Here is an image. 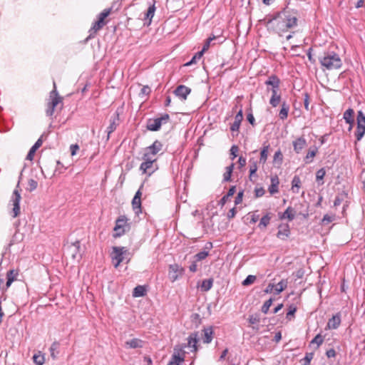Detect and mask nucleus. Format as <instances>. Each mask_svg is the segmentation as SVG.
<instances>
[{
    "mask_svg": "<svg viewBox=\"0 0 365 365\" xmlns=\"http://www.w3.org/2000/svg\"><path fill=\"white\" fill-rule=\"evenodd\" d=\"M297 12L287 8L269 19L267 22V26L269 29H272L274 32L282 36L289 29L297 26Z\"/></svg>",
    "mask_w": 365,
    "mask_h": 365,
    "instance_id": "1",
    "label": "nucleus"
},
{
    "mask_svg": "<svg viewBox=\"0 0 365 365\" xmlns=\"http://www.w3.org/2000/svg\"><path fill=\"white\" fill-rule=\"evenodd\" d=\"M319 59L322 66L327 70L338 69L342 66L341 59L339 56L334 51L325 52Z\"/></svg>",
    "mask_w": 365,
    "mask_h": 365,
    "instance_id": "2",
    "label": "nucleus"
},
{
    "mask_svg": "<svg viewBox=\"0 0 365 365\" xmlns=\"http://www.w3.org/2000/svg\"><path fill=\"white\" fill-rule=\"evenodd\" d=\"M169 120L170 115L168 113L155 119L150 118L147 121L146 128L150 131H158L160 129L161 125L167 123Z\"/></svg>",
    "mask_w": 365,
    "mask_h": 365,
    "instance_id": "3",
    "label": "nucleus"
},
{
    "mask_svg": "<svg viewBox=\"0 0 365 365\" xmlns=\"http://www.w3.org/2000/svg\"><path fill=\"white\" fill-rule=\"evenodd\" d=\"M163 148V144L159 140H155L150 146L147 147L145 150L143 157L150 159H153L155 161L157 160L156 155Z\"/></svg>",
    "mask_w": 365,
    "mask_h": 365,
    "instance_id": "4",
    "label": "nucleus"
},
{
    "mask_svg": "<svg viewBox=\"0 0 365 365\" xmlns=\"http://www.w3.org/2000/svg\"><path fill=\"white\" fill-rule=\"evenodd\" d=\"M357 128L355 132L356 140L359 141L365 134V115L361 110L357 112Z\"/></svg>",
    "mask_w": 365,
    "mask_h": 365,
    "instance_id": "5",
    "label": "nucleus"
},
{
    "mask_svg": "<svg viewBox=\"0 0 365 365\" xmlns=\"http://www.w3.org/2000/svg\"><path fill=\"white\" fill-rule=\"evenodd\" d=\"M127 220L128 219L125 215L120 216L115 220V225L113 229V230L115 231V233L113 234V237H119L125 234V227H129V225L127 223Z\"/></svg>",
    "mask_w": 365,
    "mask_h": 365,
    "instance_id": "6",
    "label": "nucleus"
},
{
    "mask_svg": "<svg viewBox=\"0 0 365 365\" xmlns=\"http://www.w3.org/2000/svg\"><path fill=\"white\" fill-rule=\"evenodd\" d=\"M127 252V250L123 247H113L111 253L113 261L115 260V267H117L124 259L123 255Z\"/></svg>",
    "mask_w": 365,
    "mask_h": 365,
    "instance_id": "7",
    "label": "nucleus"
},
{
    "mask_svg": "<svg viewBox=\"0 0 365 365\" xmlns=\"http://www.w3.org/2000/svg\"><path fill=\"white\" fill-rule=\"evenodd\" d=\"M21 199V194L17 189H15L13 192V195L11 197V202L13 204V217H16L20 214V200Z\"/></svg>",
    "mask_w": 365,
    "mask_h": 365,
    "instance_id": "8",
    "label": "nucleus"
},
{
    "mask_svg": "<svg viewBox=\"0 0 365 365\" xmlns=\"http://www.w3.org/2000/svg\"><path fill=\"white\" fill-rule=\"evenodd\" d=\"M17 276V271L14 269H11L8 271L6 273V282L5 288L2 287L4 283V279L0 278V290H6L11 286L12 282L16 279Z\"/></svg>",
    "mask_w": 365,
    "mask_h": 365,
    "instance_id": "9",
    "label": "nucleus"
},
{
    "mask_svg": "<svg viewBox=\"0 0 365 365\" xmlns=\"http://www.w3.org/2000/svg\"><path fill=\"white\" fill-rule=\"evenodd\" d=\"M142 159L143 160V162L140 164V170L143 174L148 173V175H150L155 170L153 163L155 161L153 159L146 158L144 157H143Z\"/></svg>",
    "mask_w": 365,
    "mask_h": 365,
    "instance_id": "10",
    "label": "nucleus"
},
{
    "mask_svg": "<svg viewBox=\"0 0 365 365\" xmlns=\"http://www.w3.org/2000/svg\"><path fill=\"white\" fill-rule=\"evenodd\" d=\"M183 271V268L180 267L178 264H170L169 267V278L172 282H174L178 279L179 275L182 274Z\"/></svg>",
    "mask_w": 365,
    "mask_h": 365,
    "instance_id": "11",
    "label": "nucleus"
},
{
    "mask_svg": "<svg viewBox=\"0 0 365 365\" xmlns=\"http://www.w3.org/2000/svg\"><path fill=\"white\" fill-rule=\"evenodd\" d=\"M264 83L267 86H271V88L269 87L267 88V91L270 90L272 92H274V91H279L280 80L277 76L272 75L269 76L268 79L265 81Z\"/></svg>",
    "mask_w": 365,
    "mask_h": 365,
    "instance_id": "12",
    "label": "nucleus"
},
{
    "mask_svg": "<svg viewBox=\"0 0 365 365\" xmlns=\"http://www.w3.org/2000/svg\"><path fill=\"white\" fill-rule=\"evenodd\" d=\"M49 97L51 101H49L48 103L54 108H56L58 103L62 102L63 98L58 95L55 82H53V89L50 92Z\"/></svg>",
    "mask_w": 365,
    "mask_h": 365,
    "instance_id": "13",
    "label": "nucleus"
},
{
    "mask_svg": "<svg viewBox=\"0 0 365 365\" xmlns=\"http://www.w3.org/2000/svg\"><path fill=\"white\" fill-rule=\"evenodd\" d=\"M294 151L299 154L307 145V140L304 136H300L292 141Z\"/></svg>",
    "mask_w": 365,
    "mask_h": 365,
    "instance_id": "14",
    "label": "nucleus"
},
{
    "mask_svg": "<svg viewBox=\"0 0 365 365\" xmlns=\"http://www.w3.org/2000/svg\"><path fill=\"white\" fill-rule=\"evenodd\" d=\"M190 92L191 89L184 85L178 86L174 91L175 95L182 100H186Z\"/></svg>",
    "mask_w": 365,
    "mask_h": 365,
    "instance_id": "15",
    "label": "nucleus"
},
{
    "mask_svg": "<svg viewBox=\"0 0 365 365\" xmlns=\"http://www.w3.org/2000/svg\"><path fill=\"white\" fill-rule=\"evenodd\" d=\"M290 235L289 226L287 224L280 225L278 227L277 236L279 239L286 240Z\"/></svg>",
    "mask_w": 365,
    "mask_h": 365,
    "instance_id": "16",
    "label": "nucleus"
},
{
    "mask_svg": "<svg viewBox=\"0 0 365 365\" xmlns=\"http://www.w3.org/2000/svg\"><path fill=\"white\" fill-rule=\"evenodd\" d=\"M340 324L341 315L340 314L338 313L329 319L327 323V327L329 329H336L339 327Z\"/></svg>",
    "mask_w": 365,
    "mask_h": 365,
    "instance_id": "17",
    "label": "nucleus"
},
{
    "mask_svg": "<svg viewBox=\"0 0 365 365\" xmlns=\"http://www.w3.org/2000/svg\"><path fill=\"white\" fill-rule=\"evenodd\" d=\"M105 24H106V21H103L100 19H98V21H96L93 24V26L90 29V30H89L90 34H89L88 38L93 37L94 35L98 32V31L101 29Z\"/></svg>",
    "mask_w": 365,
    "mask_h": 365,
    "instance_id": "18",
    "label": "nucleus"
},
{
    "mask_svg": "<svg viewBox=\"0 0 365 365\" xmlns=\"http://www.w3.org/2000/svg\"><path fill=\"white\" fill-rule=\"evenodd\" d=\"M197 334L192 333L187 338V346L191 348L192 351H195L197 350Z\"/></svg>",
    "mask_w": 365,
    "mask_h": 365,
    "instance_id": "19",
    "label": "nucleus"
},
{
    "mask_svg": "<svg viewBox=\"0 0 365 365\" xmlns=\"http://www.w3.org/2000/svg\"><path fill=\"white\" fill-rule=\"evenodd\" d=\"M354 112L352 108H349L344 113L343 118L345 120V122L350 125L349 129L351 128V127L354 123Z\"/></svg>",
    "mask_w": 365,
    "mask_h": 365,
    "instance_id": "20",
    "label": "nucleus"
},
{
    "mask_svg": "<svg viewBox=\"0 0 365 365\" xmlns=\"http://www.w3.org/2000/svg\"><path fill=\"white\" fill-rule=\"evenodd\" d=\"M41 145H42V140L41 138H39L37 140V141L34 143V145L29 150L26 159L29 160H32L34 159V154H35L36 150L39 147H41Z\"/></svg>",
    "mask_w": 365,
    "mask_h": 365,
    "instance_id": "21",
    "label": "nucleus"
},
{
    "mask_svg": "<svg viewBox=\"0 0 365 365\" xmlns=\"http://www.w3.org/2000/svg\"><path fill=\"white\" fill-rule=\"evenodd\" d=\"M118 114H116V116H115L113 118H111L110 120V125L107 128V133H108L107 139L108 140L110 138V135L116 129L117 125H118Z\"/></svg>",
    "mask_w": 365,
    "mask_h": 365,
    "instance_id": "22",
    "label": "nucleus"
},
{
    "mask_svg": "<svg viewBox=\"0 0 365 365\" xmlns=\"http://www.w3.org/2000/svg\"><path fill=\"white\" fill-rule=\"evenodd\" d=\"M279 183V178L277 175L271 178V185L269 187V192L271 194L273 195V194L279 192V190H278Z\"/></svg>",
    "mask_w": 365,
    "mask_h": 365,
    "instance_id": "23",
    "label": "nucleus"
},
{
    "mask_svg": "<svg viewBox=\"0 0 365 365\" xmlns=\"http://www.w3.org/2000/svg\"><path fill=\"white\" fill-rule=\"evenodd\" d=\"M294 217H295L294 209L292 208V207H288L279 217H280V219L287 218L289 221H292L294 219Z\"/></svg>",
    "mask_w": 365,
    "mask_h": 365,
    "instance_id": "24",
    "label": "nucleus"
},
{
    "mask_svg": "<svg viewBox=\"0 0 365 365\" xmlns=\"http://www.w3.org/2000/svg\"><path fill=\"white\" fill-rule=\"evenodd\" d=\"M204 331V338L203 342L205 344H209L212 341L213 337V329L212 327H209L207 328H205L203 329Z\"/></svg>",
    "mask_w": 365,
    "mask_h": 365,
    "instance_id": "25",
    "label": "nucleus"
},
{
    "mask_svg": "<svg viewBox=\"0 0 365 365\" xmlns=\"http://www.w3.org/2000/svg\"><path fill=\"white\" fill-rule=\"evenodd\" d=\"M126 346L131 349L141 348L143 346V341L140 339H133L125 342Z\"/></svg>",
    "mask_w": 365,
    "mask_h": 365,
    "instance_id": "26",
    "label": "nucleus"
},
{
    "mask_svg": "<svg viewBox=\"0 0 365 365\" xmlns=\"http://www.w3.org/2000/svg\"><path fill=\"white\" fill-rule=\"evenodd\" d=\"M289 110V106L285 101L282 103V108L279 110V117L281 120H284L288 116V113Z\"/></svg>",
    "mask_w": 365,
    "mask_h": 365,
    "instance_id": "27",
    "label": "nucleus"
},
{
    "mask_svg": "<svg viewBox=\"0 0 365 365\" xmlns=\"http://www.w3.org/2000/svg\"><path fill=\"white\" fill-rule=\"evenodd\" d=\"M281 101V96L278 93V91L272 92V96L269 100V103L272 107H277Z\"/></svg>",
    "mask_w": 365,
    "mask_h": 365,
    "instance_id": "28",
    "label": "nucleus"
},
{
    "mask_svg": "<svg viewBox=\"0 0 365 365\" xmlns=\"http://www.w3.org/2000/svg\"><path fill=\"white\" fill-rule=\"evenodd\" d=\"M235 168V164L232 163L229 166L226 167V171L223 175V180L225 182L232 181V173Z\"/></svg>",
    "mask_w": 365,
    "mask_h": 365,
    "instance_id": "29",
    "label": "nucleus"
},
{
    "mask_svg": "<svg viewBox=\"0 0 365 365\" xmlns=\"http://www.w3.org/2000/svg\"><path fill=\"white\" fill-rule=\"evenodd\" d=\"M269 149V144H264L263 148L260 153V158H259V163L264 164L267 160L268 156V151Z\"/></svg>",
    "mask_w": 365,
    "mask_h": 365,
    "instance_id": "30",
    "label": "nucleus"
},
{
    "mask_svg": "<svg viewBox=\"0 0 365 365\" xmlns=\"http://www.w3.org/2000/svg\"><path fill=\"white\" fill-rule=\"evenodd\" d=\"M257 170V162L255 159L250 160V176L249 178L252 181V177Z\"/></svg>",
    "mask_w": 365,
    "mask_h": 365,
    "instance_id": "31",
    "label": "nucleus"
},
{
    "mask_svg": "<svg viewBox=\"0 0 365 365\" xmlns=\"http://www.w3.org/2000/svg\"><path fill=\"white\" fill-rule=\"evenodd\" d=\"M317 151L318 149L317 147H314L312 150L309 149L304 158L305 163L307 164L312 163L314 157L317 155Z\"/></svg>",
    "mask_w": 365,
    "mask_h": 365,
    "instance_id": "32",
    "label": "nucleus"
},
{
    "mask_svg": "<svg viewBox=\"0 0 365 365\" xmlns=\"http://www.w3.org/2000/svg\"><path fill=\"white\" fill-rule=\"evenodd\" d=\"M212 284H213V279L210 278V279H204L201 284V290L202 292H207L212 288Z\"/></svg>",
    "mask_w": 365,
    "mask_h": 365,
    "instance_id": "33",
    "label": "nucleus"
},
{
    "mask_svg": "<svg viewBox=\"0 0 365 365\" xmlns=\"http://www.w3.org/2000/svg\"><path fill=\"white\" fill-rule=\"evenodd\" d=\"M132 207L133 210L135 211V214L138 215L142 212L141 210V200L140 199H135V197H133L132 200Z\"/></svg>",
    "mask_w": 365,
    "mask_h": 365,
    "instance_id": "34",
    "label": "nucleus"
},
{
    "mask_svg": "<svg viewBox=\"0 0 365 365\" xmlns=\"http://www.w3.org/2000/svg\"><path fill=\"white\" fill-rule=\"evenodd\" d=\"M216 39V37L215 36H213L212 37H209L207 40H206V42L205 43L203 47H202V49L198 52V56H202L203 53L207 51L210 46V43L211 42L213 41V40H215Z\"/></svg>",
    "mask_w": 365,
    "mask_h": 365,
    "instance_id": "35",
    "label": "nucleus"
},
{
    "mask_svg": "<svg viewBox=\"0 0 365 365\" xmlns=\"http://www.w3.org/2000/svg\"><path fill=\"white\" fill-rule=\"evenodd\" d=\"M145 294V289L143 286L138 285L135 287L133 292V296L135 297H143Z\"/></svg>",
    "mask_w": 365,
    "mask_h": 365,
    "instance_id": "36",
    "label": "nucleus"
},
{
    "mask_svg": "<svg viewBox=\"0 0 365 365\" xmlns=\"http://www.w3.org/2000/svg\"><path fill=\"white\" fill-rule=\"evenodd\" d=\"M275 287V294H279L283 292L287 287V280H281Z\"/></svg>",
    "mask_w": 365,
    "mask_h": 365,
    "instance_id": "37",
    "label": "nucleus"
},
{
    "mask_svg": "<svg viewBox=\"0 0 365 365\" xmlns=\"http://www.w3.org/2000/svg\"><path fill=\"white\" fill-rule=\"evenodd\" d=\"M270 220L271 217L269 215V214L265 215L261 218L258 227L261 229L265 228L269 224Z\"/></svg>",
    "mask_w": 365,
    "mask_h": 365,
    "instance_id": "38",
    "label": "nucleus"
},
{
    "mask_svg": "<svg viewBox=\"0 0 365 365\" xmlns=\"http://www.w3.org/2000/svg\"><path fill=\"white\" fill-rule=\"evenodd\" d=\"M183 360L184 359L180 357L179 354H174L168 365H180V362Z\"/></svg>",
    "mask_w": 365,
    "mask_h": 365,
    "instance_id": "39",
    "label": "nucleus"
},
{
    "mask_svg": "<svg viewBox=\"0 0 365 365\" xmlns=\"http://www.w3.org/2000/svg\"><path fill=\"white\" fill-rule=\"evenodd\" d=\"M301 186V180L299 176L295 175L292 181V189L294 192H298V190H295L294 188L299 189Z\"/></svg>",
    "mask_w": 365,
    "mask_h": 365,
    "instance_id": "40",
    "label": "nucleus"
},
{
    "mask_svg": "<svg viewBox=\"0 0 365 365\" xmlns=\"http://www.w3.org/2000/svg\"><path fill=\"white\" fill-rule=\"evenodd\" d=\"M155 11V6L154 4L150 6L147 10V12L145 14V19H148L150 21L154 16Z\"/></svg>",
    "mask_w": 365,
    "mask_h": 365,
    "instance_id": "41",
    "label": "nucleus"
},
{
    "mask_svg": "<svg viewBox=\"0 0 365 365\" xmlns=\"http://www.w3.org/2000/svg\"><path fill=\"white\" fill-rule=\"evenodd\" d=\"M59 348V343L57 342V341H54L51 347H50V352H51V356L53 359H56V354L55 352L58 353V349Z\"/></svg>",
    "mask_w": 365,
    "mask_h": 365,
    "instance_id": "42",
    "label": "nucleus"
},
{
    "mask_svg": "<svg viewBox=\"0 0 365 365\" xmlns=\"http://www.w3.org/2000/svg\"><path fill=\"white\" fill-rule=\"evenodd\" d=\"M273 299L272 298H270L268 300H267L264 304L262 305V312L264 313V314H267L269 309V307L272 306V302H273Z\"/></svg>",
    "mask_w": 365,
    "mask_h": 365,
    "instance_id": "43",
    "label": "nucleus"
},
{
    "mask_svg": "<svg viewBox=\"0 0 365 365\" xmlns=\"http://www.w3.org/2000/svg\"><path fill=\"white\" fill-rule=\"evenodd\" d=\"M209 255V252L207 251H201L196 254L194 256V258L195 259V261H201L204 259H205Z\"/></svg>",
    "mask_w": 365,
    "mask_h": 365,
    "instance_id": "44",
    "label": "nucleus"
},
{
    "mask_svg": "<svg viewBox=\"0 0 365 365\" xmlns=\"http://www.w3.org/2000/svg\"><path fill=\"white\" fill-rule=\"evenodd\" d=\"M256 280V276L255 275H248L246 279L242 282L243 286H249L255 282Z\"/></svg>",
    "mask_w": 365,
    "mask_h": 365,
    "instance_id": "45",
    "label": "nucleus"
},
{
    "mask_svg": "<svg viewBox=\"0 0 365 365\" xmlns=\"http://www.w3.org/2000/svg\"><path fill=\"white\" fill-rule=\"evenodd\" d=\"M283 161V155L280 150H278L275 152L274 155V162L278 163L279 164H282Z\"/></svg>",
    "mask_w": 365,
    "mask_h": 365,
    "instance_id": "46",
    "label": "nucleus"
},
{
    "mask_svg": "<svg viewBox=\"0 0 365 365\" xmlns=\"http://www.w3.org/2000/svg\"><path fill=\"white\" fill-rule=\"evenodd\" d=\"M324 342V337L318 334L311 341V344H316L317 347H319Z\"/></svg>",
    "mask_w": 365,
    "mask_h": 365,
    "instance_id": "47",
    "label": "nucleus"
},
{
    "mask_svg": "<svg viewBox=\"0 0 365 365\" xmlns=\"http://www.w3.org/2000/svg\"><path fill=\"white\" fill-rule=\"evenodd\" d=\"M34 362L37 365H42L44 363V356L41 354H35L33 356Z\"/></svg>",
    "mask_w": 365,
    "mask_h": 365,
    "instance_id": "48",
    "label": "nucleus"
},
{
    "mask_svg": "<svg viewBox=\"0 0 365 365\" xmlns=\"http://www.w3.org/2000/svg\"><path fill=\"white\" fill-rule=\"evenodd\" d=\"M28 190L31 192L36 189L38 186V182L36 180L34 179H30L28 182Z\"/></svg>",
    "mask_w": 365,
    "mask_h": 365,
    "instance_id": "49",
    "label": "nucleus"
},
{
    "mask_svg": "<svg viewBox=\"0 0 365 365\" xmlns=\"http://www.w3.org/2000/svg\"><path fill=\"white\" fill-rule=\"evenodd\" d=\"M334 220V215H329L327 214L323 217L322 222L323 225H328L329 223L331 222Z\"/></svg>",
    "mask_w": 365,
    "mask_h": 365,
    "instance_id": "50",
    "label": "nucleus"
},
{
    "mask_svg": "<svg viewBox=\"0 0 365 365\" xmlns=\"http://www.w3.org/2000/svg\"><path fill=\"white\" fill-rule=\"evenodd\" d=\"M325 174H326V171H325L324 168L319 169L316 173L317 181L323 180Z\"/></svg>",
    "mask_w": 365,
    "mask_h": 365,
    "instance_id": "51",
    "label": "nucleus"
},
{
    "mask_svg": "<svg viewBox=\"0 0 365 365\" xmlns=\"http://www.w3.org/2000/svg\"><path fill=\"white\" fill-rule=\"evenodd\" d=\"M110 9H104L98 16V19L105 21V19L110 14Z\"/></svg>",
    "mask_w": 365,
    "mask_h": 365,
    "instance_id": "52",
    "label": "nucleus"
},
{
    "mask_svg": "<svg viewBox=\"0 0 365 365\" xmlns=\"http://www.w3.org/2000/svg\"><path fill=\"white\" fill-rule=\"evenodd\" d=\"M239 150L238 146L233 145L230 148V155H232L231 159L234 160L237 157V153Z\"/></svg>",
    "mask_w": 365,
    "mask_h": 365,
    "instance_id": "53",
    "label": "nucleus"
},
{
    "mask_svg": "<svg viewBox=\"0 0 365 365\" xmlns=\"http://www.w3.org/2000/svg\"><path fill=\"white\" fill-rule=\"evenodd\" d=\"M343 200H344V195H342V194L338 195L335 197V200L334 201V206L337 207V206L340 205Z\"/></svg>",
    "mask_w": 365,
    "mask_h": 365,
    "instance_id": "54",
    "label": "nucleus"
},
{
    "mask_svg": "<svg viewBox=\"0 0 365 365\" xmlns=\"http://www.w3.org/2000/svg\"><path fill=\"white\" fill-rule=\"evenodd\" d=\"M314 354L313 353H307L304 358V365H309L311 360L313 359Z\"/></svg>",
    "mask_w": 365,
    "mask_h": 365,
    "instance_id": "55",
    "label": "nucleus"
},
{
    "mask_svg": "<svg viewBox=\"0 0 365 365\" xmlns=\"http://www.w3.org/2000/svg\"><path fill=\"white\" fill-rule=\"evenodd\" d=\"M243 194H244V191L242 190V191H240L238 193H237V195L235 197V204L237 205H239L242 202V197H243Z\"/></svg>",
    "mask_w": 365,
    "mask_h": 365,
    "instance_id": "56",
    "label": "nucleus"
},
{
    "mask_svg": "<svg viewBox=\"0 0 365 365\" xmlns=\"http://www.w3.org/2000/svg\"><path fill=\"white\" fill-rule=\"evenodd\" d=\"M150 92H151L150 88L148 86H144L140 90V95L148 96L150 94Z\"/></svg>",
    "mask_w": 365,
    "mask_h": 365,
    "instance_id": "57",
    "label": "nucleus"
},
{
    "mask_svg": "<svg viewBox=\"0 0 365 365\" xmlns=\"http://www.w3.org/2000/svg\"><path fill=\"white\" fill-rule=\"evenodd\" d=\"M304 108L307 110H309V96L307 93H304Z\"/></svg>",
    "mask_w": 365,
    "mask_h": 365,
    "instance_id": "58",
    "label": "nucleus"
},
{
    "mask_svg": "<svg viewBox=\"0 0 365 365\" xmlns=\"http://www.w3.org/2000/svg\"><path fill=\"white\" fill-rule=\"evenodd\" d=\"M55 110V108L53 106H51L48 103L47 104V109L46 110V113L47 116L51 117L53 115Z\"/></svg>",
    "mask_w": 365,
    "mask_h": 365,
    "instance_id": "59",
    "label": "nucleus"
},
{
    "mask_svg": "<svg viewBox=\"0 0 365 365\" xmlns=\"http://www.w3.org/2000/svg\"><path fill=\"white\" fill-rule=\"evenodd\" d=\"M248 321L250 324H254L259 322V317L257 315L250 316Z\"/></svg>",
    "mask_w": 365,
    "mask_h": 365,
    "instance_id": "60",
    "label": "nucleus"
},
{
    "mask_svg": "<svg viewBox=\"0 0 365 365\" xmlns=\"http://www.w3.org/2000/svg\"><path fill=\"white\" fill-rule=\"evenodd\" d=\"M243 119L242 110L240 109L235 117V121L241 123Z\"/></svg>",
    "mask_w": 365,
    "mask_h": 365,
    "instance_id": "61",
    "label": "nucleus"
},
{
    "mask_svg": "<svg viewBox=\"0 0 365 365\" xmlns=\"http://www.w3.org/2000/svg\"><path fill=\"white\" fill-rule=\"evenodd\" d=\"M201 57H202V56H198V52H197V53H196V54H195V55L192 58V59H191L189 62H187V63H186L185 64V66H190V65H192V64L195 63L196 62L197 59H200V58H201Z\"/></svg>",
    "mask_w": 365,
    "mask_h": 365,
    "instance_id": "62",
    "label": "nucleus"
},
{
    "mask_svg": "<svg viewBox=\"0 0 365 365\" xmlns=\"http://www.w3.org/2000/svg\"><path fill=\"white\" fill-rule=\"evenodd\" d=\"M78 150H79V146L77 144H73L70 146V150H71V155H75Z\"/></svg>",
    "mask_w": 365,
    "mask_h": 365,
    "instance_id": "63",
    "label": "nucleus"
},
{
    "mask_svg": "<svg viewBox=\"0 0 365 365\" xmlns=\"http://www.w3.org/2000/svg\"><path fill=\"white\" fill-rule=\"evenodd\" d=\"M247 119L248 120V122L252 125H255V118H254V115H252V113H247Z\"/></svg>",
    "mask_w": 365,
    "mask_h": 365,
    "instance_id": "64",
    "label": "nucleus"
}]
</instances>
